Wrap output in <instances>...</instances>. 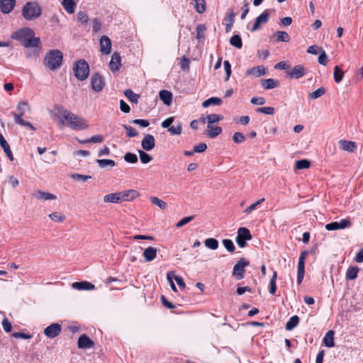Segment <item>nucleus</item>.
Wrapping results in <instances>:
<instances>
[{
  "mask_svg": "<svg viewBox=\"0 0 363 363\" xmlns=\"http://www.w3.org/2000/svg\"><path fill=\"white\" fill-rule=\"evenodd\" d=\"M56 116L62 124L67 122V125L73 130H85L88 128L87 121L77 115L69 111L62 106H57L55 108Z\"/></svg>",
  "mask_w": 363,
  "mask_h": 363,
  "instance_id": "1",
  "label": "nucleus"
},
{
  "mask_svg": "<svg viewBox=\"0 0 363 363\" xmlns=\"http://www.w3.org/2000/svg\"><path fill=\"white\" fill-rule=\"evenodd\" d=\"M43 9L40 4L35 1L27 2L22 8L21 14L27 21H33L39 18L42 14Z\"/></svg>",
  "mask_w": 363,
  "mask_h": 363,
  "instance_id": "2",
  "label": "nucleus"
},
{
  "mask_svg": "<svg viewBox=\"0 0 363 363\" xmlns=\"http://www.w3.org/2000/svg\"><path fill=\"white\" fill-rule=\"evenodd\" d=\"M62 52L59 50H52L46 54L44 58V65L50 70H56L62 65Z\"/></svg>",
  "mask_w": 363,
  "mask_h": 363,
  "instance_id": "3",
  "label": "nucleus"
},
{
  "mask_svg": "<svg viewBox=\"0 0 363 363\" xmlns=\"http://www.w3.org/2000/svg\"><path fill=\"white\" fill-rule=\"evenodd\" d=\"M73 72L79 80H85L89 76V66L84 60H79L74 63Z\"/></svg>",
  "mask_w": 363,
  "mask_h": 363,
  "instance_id": "4",
  "label": "nucleus"
},
{
  "mask_svg": "<svg viewBox=\"0 0 363 363\" xmlns=\"http://www.w3.org/2000/svg\"><path fill=\"white\" fill-rule=\"evenodd\" d=\"M251 239L252 235L247 228L244 227L238 228L235 241L240 247H245L246 246V241Z\"/></svg>",
  "mask_w": 363,
  "mask_h": 363,
  "instance_id": "5",
  "label": "nucleus"
},
{
  "mask_svg": "<svg viewBox=\"0 0 363 363\" xmlns=\"http://www.w3.org/2000/svg\"><path fill=\"white\" fill-rule=\"evenodd\" d=\"M250 262L245 258H240L238 263L233 267V274L235 276L238 280L244 277L245 267L248 266Z\"/></svg>",
  "mask_w": 363,
  "mask_h": 363,
  "instance_id": "6",
  "label": "nucleus"
},
{
  "mask_svg": "<svg viewBox=\"0 0 363 363\" xmlns=\"http://www.w3.org/2000/svg\"><path fill=\"white\" fill-rule=\"evenodd\" d=\"M308 252L306 251H303L301 253L298 263V270H297V283L300 284L304 277L305 274V259L307 256Z\"/></svg>",
  "mask_w": 363,
  "mask_h": 363,
  "instance_id": "7",
  "label": "nucleus"
},
{
  "mask_svg": "<svg viewBox=\"0 0 363 363\" xmlns=\"http://www.w3.org/2000/svg\"><path fill=\"white\" fill-rule=\"evenodd\" d=\"M33 35L34 31L31 28H23L13 33L11 35V38L13 39L21 41L23 43L29 36Z\"/></svg>",
  "mask_w": 363,
  "mask_h": 363,
  "instance_id": "8",
  "label": "nucleus"
},
{
  "mask_svg": "<svg viewBox=\"0 0 363 363\" xmlns=\"http://www.w3.org/2000/svg\"><path fill=\"white\" fill-rule=\"evenodd\" d=\"M91 84L94 91L100 92L105 85L104 78L101 74L95 73L91 77Z\"/></svg>",
  "mask_w": 363,
  "mask_h": 363,
  "instance_id": "9",
  "label": "nucleus"
},
{
  "mask_svg": "<svg viewBox=\"0 0 363 363\" xmlns=\"http://www.w3.org/2000/svg\"><path fill=\"white\" fill-rule=\"evenodd\" d=\"M61 331L62 326L59 323H52L44 329L43 333L48 338L52 339L59 335Z\"/></svg>",
  "mask_w": 363,
  "mask_h": 363,
  "instance_id": "10",
  "label": "nucleus"
},
{
  "mask_svg": "<svg viewBox=\"0 0 363 363\" xmlns=\"http://www.w3.org/2000/svg\"><path fill=\"white\" fill-rule=\"evenodd\" d=\"M269 18V14L267 10L264 11L259 16H257L255 19V23L251 28L252 32H255L260 28L261 24L267 23Z\"/></svg>",
  "mask_w": 363,
  "mask_h": 363,
  "instance_id": "11",
  "label": "nucleus"
},
{
  "mask_svg": "<svg viewBox=\"0 0 363 363\" xmlns=\"http://www.w3.org/2000/svg\"><path fill=\"white\" fill-rule=\"evenodd\" d=\"M350 225L347 219H342L340 222H332L326 224L325 229L328 230H336L344 229Z\"/></svg>",
  "mask_w": 363,
  "mask_h": 363,
  "instance_id": "12",
  "label": "nucleus"
},
{
  "mask_svg": "<svg viewBox=\"0 0 363 363\" xmlns=\"http://www.w3.org/2000/svg\"><path fill=\"white\" fill-rule=\"evenodd\" d=\"M141 146L143 150L146 151H151L155 146V138L150 134L145 135L141 142Z\"/></svg>",
  "mask_w": 363,
  "mask_h": 363,
  "instance_id": "13",
  "label": "nucleus"
},
{
  "mask_svg": "<svg viewBox=\"0 0 363 363\" xmlns=\"http://www.w3.org/2000/svg\"><path fill=\"white\" fill-rule=\"evenodd\" d=\"M338 145L341 150L349 152H354L357 150V144L353 141L340 140L338 142Z\"/></svg>",
  "mask_w": 363,
  "mask_h": 363,
  "instance_id": "14",
  "label": "nucleus"
},
{
  "mask_svg": "<svg viewBox=\"0 0 363 363\" xmlns=\"http://www.w3.org/2000/svg\"><path fill=\"white\" fill-rule=\"evenodd\" d=\"M306 73L305 68L302 65L295 66L291 71L287 72V75L291 79H299Z\"/></svg>",
  "mask_w": 363,
  "mask_h": 363,
  "instance_id": "15",
  "label": "nucleus"
},
{
  "mask_svg": "<svg viewBox=\"0 0 363 363\" xmlns=\"http://www.w3.org/2000/svg\"><path fill=\"white\" fill-rule=\"evenodd\" d=\"M101 52L105 55H108L111 51V42L109 38L103 35L100 39Z\"/></svg>",
  "mask_w": 363,
  "mask_h": 363,
  "instance_id": "16",
  "label": "nucleus"
},
{
  "mask_svg": "<svg viewBox=\"0 0 363 363\" xmlns=\"http://www.w3.org/2000/svg\"><path fill=\"white\" fill-rule=\"evenodd\" d=\"M121 199L122 201H132L139 196L138 191L134 189L125 190L120 192Z\"/></svg>",
  "mask_w": 363,
  "mask_h": 363,
  "instance_id": "17",
  "label": "nucleus"
},
{
  "mask_svg": "<svg viewBox=\"0 0 363 363\" xmlns=\"http://www.w3.org/2000/svg\"><path fill=\"white\" fill-rule=\"evenodd\" d=\"M16 4V0H0V9L4 13H9Z\"/></svg>",
  "mask_w": 363,
  "mask_h": 363,
  "instance_id": "18",
  "label": "nucleus"
},
{
  "mask_svg": "<svg viewBox=\"0 0 363 363\" xmlns=\"http://www.w3.org/2000/svg\"><path fill=\"white\" fill-rule=\"evenodd\" d=\"M121 66V57L118 52H114L109 62V67L113 72L118 71Z\"/></svg>",
  "mask_w": 363,
  "mask_h": 363,
  "instance_id": "19",
  "label": "nucleus"
},
{
  "mask_svg": "<svg viewBox=\"0 0 363 363\" xmlns=\"http://www.w3.org/2000/svg\"><path fill=\"white\" fill-rule=\"evenodd\" d=\"M266 73V69L264 66H257L254 67L251 69H249L246 71L245 74L247 76H252L254 77H259L260 76L264 75Z\"/></svg>",
  "mask_w": 363,
  "mask_h": 363,
  "instance_id": "20",
  "label": "nucleus"
},
{
  "mask_svg": "<svg viewBox=\"0 0 363 363\" xmlns=\"http://www.w3.org/2000/svg\"><path fill=\"white\" fill-rule=\"evenodd\" d=\"M77 345L79 348L89 349L94 345V342L86 335H82L79 337Z\"/></svg>",
  "mask_w": 363,
  "mask_h": 363,
  "instance_id": "21",
  "label": "nucleus"
},
{
  "mask_svg": "<svg viewBox=\"0 0 363 363\" xmlns=\"http://www.w3.org/2000/svg\"><path fill=\"white\" fill-rule=\"evenodd\" d=\"M157 252V250L155 247H148L144 250L143 255L145 258V260L147 262H150L156 257Z\"/></svg>",
  "mask_w": 363,
  "mask_h": 363,
  "instance_id": "22",
  "label": "nucleus"
},
{
  "mask_svg": "<svg viewBox=\"0 0 363 363\" xmlns=\"http://www.w3.org/2000/svg\"><path fill=\"white\" fill-rule=\"evenodd\" d=\"M72 287L77 290H92L95 289V286L88 281L74 282Z\"/></svg>",
  "mask_w": 363,
  "mask_h": 363,
  "instance_id": "23",
  "label": "nucleus"
},
{
  "mask_svg": "<svg viewBox=\"0 0 363 363\" xmlns=\"http://www.w3.org/2000/svg\"><path fill=\"white\" fill-rule=\"evenodd\" d=\"M33 195L36 199L43 201L55 200L57 199V196L55 194L43 191L41 190L37 191Z\"/></svg>",
  "mask_w": 363,
  "mask_h": 363,
  "instance_id": "24",
  "label": "nucleus"
},
{
  "mask_svg": "<svg viewBox=\"0 0 363 363\" xmlns=\"http://www.w3.org/2000/svg\"><path fill=\"white\" fill-rule=\"evenodd\" d=\"M222 133V128L220 126H213V125H207L206 134L211 138H214Z\"/></svg>",
  "mask_w": 363,
  "mask_h": 363,
  "instance_id": "25",
  "label": "nucleus"
},
{
  "mask_svg": "<svg viewBox=\"0 0 363 363\" xmlns=\"http://www.w3.org/2000/svg\"><path fill=\"white\" fill-rule=\"evenodd\" d=\"M160 99L162 101V102L167 105L169 106L172 102V94L170 91L167 90H162L159 93Z\"/></svg>",
  "mask_w": 363,
  "mask_h": 363,
  "instance_id": "26",
  "label": "nucleus"
},
{
  "mask_svg": "<svg viewBox=\"0 0 363 363\" xmlns=\"http://www.w3.org/2000/svg\"><path fill=\"white\" fill-rule=\"evenodd\" d=\"M40 43V40L39 38H35L33 36H29L26 40L22 43L26 48H36L38 47Z\"/></svg>",
  "mask_w": 363,
  "mask_h": 363,
  "instance_id": "27",
  "label": "nucleus"
},
{
  "mask_svg": "<svg viewBox=\"0 0 363 363\" xmlns=\"http://www.w3.org/2000/svg\"><path fill=\"white\" fill-rule=\"evenodd\" d=\"M279 81L274 79H267L262 80V86L265 89H272L277 87Z\"/></svg>",
  "mask_w": 363,
  "mask_h": 363,
  "instance_id": "28",
  "label": "nucleus"
},
{
  "mask_svg": "<svg viewBox=\"0 0 363 363\" xmlns=\"http://www.w3.org/2000/svg\"><path fill=\"white\" fill-rule=\"evenodd\" d=\"M20 115H13L14 121L16 123L21 125L27 127L30 130H35V127L28 121H25Z\"/></svg>",
  "mask_w": 363,
  "mask_h": 363,
  "instance_id": "29",
  "label": "nucleus"
},
{
  "mask_svg": "<svg viewBox=\"0 0 363 363\" xmlns=\"http://www.w3.org/2000/svg\"><path fill=\"white\" fill-rule=\"evenodd\" d=\"M104 201L106 203H119L121 201L120 192L111 193L104 197Z\"/></svg>",
  "mask_w": 363,
  "mask_h": 363,
  "instance_id": "30",
  "label": "nucleus"
},
{
  "mask_svg": "<svg viewBox=\"0 0 363 363\" xmlns=\"http://www.w3.org/2000/svg\"><path fill=\"white\" fill-rule=\"evenodd\" d=\"M18 113H12V115H20L23 116L27 111L30 110V106L28 103L25 101H21L18 103L16 107Z\"/></svg>",
  "mask_w": 363,
  "mask_h": 363,
  "instance_id": "31",
  "label": "nucleus"
},
{
  "mask_svg": "<svg viewBox=\"0 0 363 363\" xmlns=\"http://www.w3.org/2000/svg\"><path fill=\"white\" fill-rule=\"evenodd\" d=\"M273 37L276 38L277 42H284L287 43L290 40L289 34L285 31L279 30L277 31Z\"/></svg>",
  "mask_w": 363,
  "mask_h": 363,
  "instance_id": "32",
  "label": "nucleus"
},
{
  "mask_svg": "<svg viewBox=\"0 0 363 363\" xmlns=\"http://www.w3.org/2000/svg\"><path fill=\"white\" fill-rule=\"evenodd\" d=\"M323 343L328 347H332L335 345L334 344V332L329 330L325 334L323 338Z\"/></svg>",
  "mask_w": 363,
  "mask_h": 363,
  "instance_id": "33",
  "label": "nucleus"
},
{
  "mask_svg": "<svg viewBox=\"0 0 363 363\" xmlns=\"http://www.w3.org/2000/svg\"><path fill=\"white\" fill-rule=\"evenodd\" d=\"M62 6L69 13H73L75 11L76 4L73 0H62Z\"/></svg>",
  "mask_w": 363,
  "mask_h": 363,
  "instance_id": "34",
  "label": "nucleus"
},
{
  "mask_svg": "<svg viewBox=\"0 0 363 363\" xmlns=\"http://www.w3.org/2000/svg\"><path fill=\"white\" fill-rule=\"evenodd\" d=\"M359 271L357 267H350L346 272V278L348 280H354L357 277V274Z\"/></svg>",
  "mask_w": 363,
  "mask_h": 363,
  "instance_id": "35",
  "label": "nucleus"
},
{
  "mask_svg": "<svg viewBox=\"0 0 363 363\" xmlns=\"http://www.w3.org/2000/svg\"><path fill=\"white\" fill-rule=\"evenodd\" d=\"M299 323V318L297 315H294L290 318L288 322L286 324L285 328L286 330H292L294 328H296Z\"/></svg>",
  "mask_w": 363,
  "mask_h": 363,
  "instance_id": "36",
  "label": "nucleus"
},
{
  "mask_svg": "<svg viewBox=\"0 0 363 363\" xmlns=\"http://www.w3.org/2000/svg\"><path fill=\"white\" fill-rule=\"evenodd\" d=\"M223 118V116L218 114H209L206 118L203 119V122L207 121L208 124L212 125L213 123L220 121Z\"/></svg>",
  "mask_w": 363,
  "mask_h": 363,
  "instance_id": "37",
  "label": "nucleus"
},
{
  "mask_svg": "<svg viewBox=\"0 0 363 363\" xmlns=\"http://www.w3.org/2000/svg\"><path fill=\"white\" fill-rule=\"evenodd\" d=\"M124 95L129 99L130 101L137 104L140 96L134 93L130 89H126L124 91Z\"/></svg>",
  "mask_w": 363,
  "mask_h": 363,
  "instance_id": "38",
  "label": "nucleus"
},
{
  "mask_svg": "<svg viewBox=\"0 0 363 363\" xmlns=\"http://www.w3.org/2000/svg\"><path fill=\"white\" fill-rule=\"evenodd\" d=\"M96 162L101 168H105L107 166L113 167L116 165V162L113 160L100 159L97 160Z\"/></svg>",
  "mask_w": 363,
  "mask_h": 363,
  "instance_id": "39",
  "label": "nucleus"
},
{
  "mask_svg": "<svg viewBox=\"0 0 363 363\" xmlns=\"http://www.w3.org/2000/svg\"><path fill=\"white\" fill-rule=\"evenodd\" d=\"M182 125L181 123H177V124L171 126L168 129V132L172 135H179L182 133Z\"/></svg>",
  "mask_w": 363,
  "mask_h": 363,
  "instance_id": "40",
  "label": "nucleus"
},
{
  "mask_svg": "<svg viewBox=\"0 0 363 363\" xmlns=\"http://www.w3.org/2000/svg\"><path fill=\"white\" fill-rule=\"evenodd\" d=\"M230 43L231 45L240 49L242 46V39L240 35H234L230 39Z\"/></svg>",
  "mask_w": 363,
  "mask_h": 363,
  "instance_id": "41",
  "label": "nucleus"
},
{
  "mask_svg": "<svg viewBox=\"0 0 363 363\" xmlns=\"http://www.w3.org/2000/svg\"><path fill=\"white\" fill-rule=\"evenodd\" d=\"M205 246L211 250H216L218 247V242L215 238H207L204 241Z\"/></svg>",
  "mask_w": 363,
  "mask_h": 363,
  "instance_id": "42",
  "label": "nucleus"
},
{
  "mask_svg": "<svg viewBox=\"0 0 363 363\" xmlns=\"http://www.w3.org/2000/svg\"><path fill=\"white\" fill-rule=\"evenodd\" d=\"M333 76L335 82L336 83H340L344 77V72L338 66H335L334 68Z\"/></svg>",
  "mask_w": 363,
  "mask_h": 363,
  "instance_id": "43",
  "label": "nucleus"
},
{
  "mask_svg": "<svg viewBox=\"0 0 363 363\" xmlns=\"http://www.w3.org/2000/svg\"><path fill=\"white\" fill-rule=\"evenodd\" d=\"M49 218L55 222H63L65 220V216L59 212L50 213Z\"/></svg>",
  "mask_w": 363,
  "mask_h": 363,
  "instance_id": "44",
  "label": "nucleus"
},
{
  "mask_svg": "<svg viewBox=\"0 0 363 363\" xmlns=\"http://www.w3.org/2000/svg\"><path fill=\"white\" fill-rule=\"evenodd\" d=\"M195 2V9L199 13H202L206 11L205 0H194Z\"/></svg>",
  "mask_w": 363,
  "mask_h": 363,
  "instance_id": "45",
  "label": "nucleus"
},
{
  "mask_svg": "<svg viewBox=\"0 0 363 363\" xmlns=\"http://www.w3.org/2000/svg\"><path fill=\"white\" fill-rule=\"evenodd\" d=\"M150 201L153 204L157 206L160 209L163 210L167 207V204L164 201L157 197L152 196L150 198Z\"/></svg>",
  "mask_w": 363,
  "mask_h": 363,
  "instance_id": "46",
  "label": "nucleus"
},
{
  "mask_svg": "<svg viewBox=\"0 0 363 363\" xmlns=\"http://www.w3.org/2000/svg\"><path fill=\"white\" fill-rule=\"evenodd\" d=\"M140 160L143 164H147L152 160V157L143 150H138Z\"/></svg>",
  "mask_w": 363,
  "mask_h": 363,
  "instance_id": "47",
  "label": "nucleus"
},
{
  "mask_svg": "<svg viewBox=\"0 0 363 363\" xmlns=\"http://www.w3.org/2000/svg\"><path fill=\"white\" fill-rule=\"evenodd\" d=\"M325 93V89L324 87H320L317 90L314 91L313 92L309 94V98L311 99H316L321 96H323Z\"/></svg>",
  "mask_w": 363,
  "mask_h": 363,
  "instance_id": "48",
  "label": "nucleus"
},
{
  "mask_svg": "<svg viewBox=\"0 0 363 363\" xmlns=\"http://www.w3.org/2000/svg\"><path fill=\"white\" fill-rule=\"evenodd\" d=\"M310 167V162L307 160H298L296 162L295 167L297 169H307Z\"/></svg>",
  "mask_w": 363,
  "mask_h": 363,
  "instance_id": "49",
  "label": "nucleus"
},
{
  "mask_svg": "<svg viewBox=\"0 0 363 363\" xmlns=\"http://www.w3.org/2000/svg\"><path fill=\"white\" fill-rule=\"evenodd\" d=\"M222 243L225 248L230 252H233L235 251V245L233 242V241L230 239H224L222 241Z\"/></svg>",
  "mask_w": 363,
  "mask_h": 363,
  "instance_id": "50",
  "label": "nucleus"
},
{
  "mask_svg": "<svg viewBox=\"0 0 363 363\" xmlns=\"http://www.w3.org/2000/svg\"><path fill=\"white\" fill-rule=\"evenodd\" d=\"M124 160L127 162L135 164L138 162V157L134 153L128 152L124 155Z\"/></svg>",
  "mask_w": 363,
  "mask_h": 363,
  "instance_id": "51",
  "label": "nucleus"
},
{
  "mask_svg": "<svg viewBox=\"0 0 363 363\" xmlns=\"http://www.w3.org/2000/svg\"><path fill=\"white\" fill-rule=\"evenodd\" d=\"M264 201V199L262 198L258 201H257L255 203L251 204L250 206H248L245 210L244 211V213L246 214H250L252 211L255 210L257 207L261 204Z\"/></svg>",
  "mask_w": 363,
  "mask_h": 363,
  "instance_id": "52",
  "label": "nucleus"
},
{
  "mask_svg": "<svg viewBox=\"0 0 363 363\" xmlns=\"http://www.w3.org/2000/svg\"><path fill=\"white\" fill-rule=\"evenodd\" d=\"M257 113H262L267 115H273L274 113V108L273 107H262L257 108Z\"/></svg>",
  "mask_w": 363,
  "mask_h": 363,
  "instance_id": "53",
  "label": "nucleus"
},
{
  "mask_svg": "<svg viewBox=\"0 0 363 363\" xmlns=\"http://www.w3.org/2000/svg\"><path fill=\"white\" fill-rule=\"evenodd\" d=\"M233 140L235 143H242L245 141V137L242 133L236 132L233 136Z\"/></svg>",
  "mask_w": 363,
  "mask_h": 363,
  "instance_id": "54",
  "label": "nucleus"
},
{
  "mask_svg": "<svg viewBox=\"0 0 363 363\" xmlns=\"http://www.w3.org/2000/svg\"><path fill=\"white\" fill-rule=\"evenodd\" d=\"M71 177L75 180L81 182H86L91 178V177L89 175H83L79 174H72Z\"/></svg>",
  "mask_w": 363,
  "mask_h": 363,
  "instance_id": "55",
  "label": "nucleus"
},
{
  "mask_svg": "<svg viewBox=\"0 0 363 363\" xmlns=\"http://www.w3.org/2000/svg\"><path fill=\"white\" fill-rule=\"evenodd\" d=\"M223 66L226 74L225 81H228L231 74V65L229 61L225 60L223 62Z\"/></svg>",
  "mask_w": 363,
  "mask_h": 363,
  "instance_id": "56",
  "label": "nucleus"
},
{
  "mask_svg": "<svg viewBox=\"0 0 363 363\" xmlns=\"http://www.w3.org/2000/svg\"><path fill=\"white\" fill-rule=\"evenodd\" d=\"M123 128L127 131V136L128 137H130V138L135 137L138 134V132L135 130V128H133L131 126H128V125H124Z\"/></svg>",
  "mask_w": 363,
  "mask_h": 363,
  "instance_id": "57",
  "label": "nucleus"
},
{
  "mask_svg": "<svg viewBox=\"0 0 363 363\" xmlns=\"http://www.w3.org/2000/svg\"><path fill=\"white\" fill-rule=\"evenodd\" d=\"M194 216H188V217H185V218H182V220H180L176 224V226L177 228H181L183 225H184L187 224L188 223L191 222L194 219Z\"/></svg>",
  "mask_w": 363,
  "mask_h": 363,
  "instance_id": "58",
  "label": "nucleus"
},
{
  "mask_svg": "<svg viewBox=\"0 0 363 363\" xmlns=\"http://www.w3.org/2000/svg\"><path fill=\"white\" fill-rule=\"evenodd\" d=\"M88 19V16L84 11H80L77 13V20L82 23H86Z\"/></svg>",
  "mask_w": 363,
  "mask_h": 363,
  "instance_id": "59",
  "label": "nucleus"
},
{
  "mask_svg": "<svg viewBox=\"0 0 363 363\" xmlns=\"http://www.w3.org/2000/svg\"><path fill=\"white\" fill-rule=\"evenodd\" d=\"M167 279L170 284V286H171V289H172V291H177V287L173 281V279H174V276H173V272H169L167 274Z\"/></svg>",
  "mask_w": 363,
  "mask_h": 363,
  "instance_id": "60",
  "label": "nucleus"
},
{
  "mask_svg": "<svg viewBox=\"0 0 363 363\" xmlns=\"http://www.w3.org/2000/svg\"><path fill=\"white\" fill-rule=\"evenodd\" d=\"M2 327H3L4 330H5V332H6V333H10L11 331V329H12L11 323L9 322V320L6 318H4L2 320Z\"/></svg>",
  "mask_w": 363,
  "mask_h": 363,
  "instance_id": "61",
  "label": "nucleus"
},
{
  "mask_svg": "<svg viewBox=\"0 0 363 363\" xmlns=\"http://www.w3.org/2000/svg\"><path fill=\"white\" fill-rule=\"evenodd\" d=\"M0 145L3 148L4 152L11 150L9 145L4 139L3 135L0 133Z\"/></svg>",
  "mask_w": 363,
  "mask_h": 363,
  "instance_id": "62",
  "label": "nucleus"
},
{
  "mask_svg": "<svg viewBox=\"0 0 363 363\" xmlns=\"http://www.w3.org/2000/svg\"><path fill=\"white\" fill-rule=\"evenodd\" d=\"M179 66L182 70L188 69L189 68V60L186 57H183L179 62Z\"/></svg>",
  "mask_w": 363,
  "mask_h": 363,
  "instance_id": "63",
  "label": "nucleus"
},
{
  "mask_svg": "<svg viewBox=\"0 0 363 363\" xmlns=\"http://www.w3.org/2000/svg\"><path fill=\"white\" fill-rule=\"evenodd\" d=\"M92 23H93V31L94 33L99 32L101 28V23L100 22V21L98 20L97 18H94L92 20Z\"/></svg>",
  "mask_w": 363,
  "mask_h": 363,
  "instance_id": "64",
  "label": "nucleus"
}]
</instances>
